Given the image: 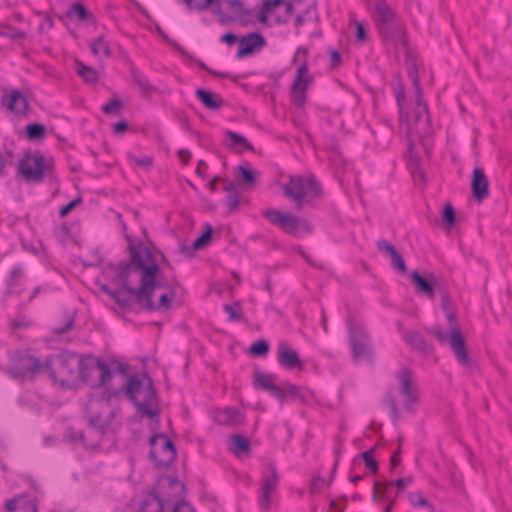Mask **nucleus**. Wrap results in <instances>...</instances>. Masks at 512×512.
Returning a JSON list of instances; mask_svg holds the SVG:
<instances>
[{"label":"nucleus","instance_id":"nucleus-1","mask_svg":"<svg viewBox=\"0 0 512 512\" xmlns=\"http://www.w3.org/2000/svg\"><path fill=\"white\" fill-rule=\"evenodd\" d=\"M129 261L109 264L112 280L120 291L135 298V302L146 311L155 308L153 295L156 288H167L166 282L159 280L160 266L151 250L142 241L129 238Z\"/></svg>","mask_w":512,"mask_h":512},{"label":"nucleus","instance_id":"nucleus-2","mask_svg":"<svg viewBox=\"0 0 512 512\" xmlns=\"http://www.w3.org/2000/svg\"><path fill=\"white\" fill-rule=\"evenodd\" d=\"M45 372L53 382L63 387L78 383L102 387L114 376L109 366L101 359L92 355H78L71 351L50 355L45 360Z\"/></svg>","mask_w":512,"mask_h":512},{"label":"nucleus","instance_id":"nucleus-3","mask_svg":"<svg viewBox=\"0 0 512 512\" xmlns=\"http://www.w3.org/2000/svg\"><path fill=\"white\" fill-rule=\"evenodd\" d=\"M122 391L125 392L128 399L135 405L138 412L149 417L159 414V408H153L157 405V393L150 376L144 375L142 378L132 375L126 385L121 389L110 390L105 389L103 398L107 401L113 397H117Z\"/></svg>","mask_w":512,"mask_h":512},{"label":"nucleus","instance_id":"nucleus-4","mask_svg":"<svg viewBox=\"0 0 512 512\" xmlns=\"http://www.w3.org/2000/svg\"><path fill=\"white\" fill-rule=\"evenodd\" d=\"M307 48H298L291 64L295 67L293 82L290 85V96L292 103L297 107H303L307 101V91L314 83V75L308 67Z\"/></svg>","mask_w":512,"mask_h":512},{"label":"nucleus","instance_id":"nucleus-5","mask_svg":"<svg viewBox=\"0 0 512 512\" xmlns=\"http://www.w3.org/2000/svg\"><path fill=\"white\" fill-rule=\"evenodd\" d=\"M322 195V185L314 174L290 176V200L294 202L296 210L312 206Z\"/></svg>","mask_w":512,"mask_h":512},{"label":"nucleus","instance_id":"nucleus-6","mask_svg":"<svg viewBox=\"0 0 512 512\" xmlns=\"http://www.w3.org/2000/svg\"><path fill=\"white\" fill-rule=\"evenodd\" d=\"M18 172L25 181L34 183L42 182L45 176L55 177L53 161L47 160L39 152H26L18 162Z\"/></svg>","mask_w":512,"mask_h":512},{"label":"nucleus","instance_id":"nucleus-7","mask_svg":"<svg viewBox=\"0 0 512 512\" xmlns=\"http://www.w3.org/2000/svg\"><path fill=\"white\" fill-rule=\"evenodd\" d=\"M41 372H45V362L26 352L17 351L11 358L7 369L8 375L19 381L33 380Z\"/></svg>","mask_w":512,"mask_h":512},{"label":"nucleus","instance_id":"nucleus-8","mask_svg":"<svg viewBox=\"0 0 512 512\" xmlns=\"http://www.w3.org/2000/svg\"><path fill=\"white\" fill-rule=\"evenodd\" d=\"M348 338L354 362L373 361L374 350L371 338L363 326L350 325Z\"/></svg>","mask_w":512,"mask_h":512},{"label":"nucleus","instance_id":"nucleus-9","mask_svg":"<svg viewBox=\"0 0 512 512\" xmlns=\"http://www.w3.org/2000/svg\"><path fill=\"white\" fill-rule=\"evenodd\" d=\"M149 456L158 468L167 467L177 456L172 440L163 433H157L150 438Z\"/></svg>","mask_w":512,"mask_h":512},{"label":"nucleus","instance_id":"nucleus-10","mask_svg":"<svg viewBox=\"0 0 512 512\" xmlns=\"http://www.w3.org/2000/svg\"><path fill=\"white\" fill-rule=\"evenodd\" d=\"M280 476L276 466L272 463H267L261 476V487L258 498V504L261 510H268L274 496L277 493Z\"/></svg>","mask_w":512,"mask_h":512},{"label":"nucleus","instance_id":"nucleus-11","mask_svg":"<svg viewBox=\"0 0 512 512\" xmlns=\"http://www.w3.org/2000/svg\"><path fill=\"white\" fill-rule=\"evenodd\" d=\"M400 383V393L406 398L404 407L408 412H414L413 405L419 401V390L413 381V373L408 368H402L397 375Z\"/></svg>","mask_w":512,"mask_h":512},{"label":"nucleus","instance_id":"nucleus-12","mask_svg":"<svg viewBox=\"0 0 512 512\" xmlns=\"http://www.w3.org/2000/svg\"><path fill=\"white\" fill-rule=\"evenodd\" d=\"M276 380L277 376L275 374L263 373L259 369H255L253 372L254 388L268 392L282 402L286 396V391L282 386L276 384Z\"/></svg>","mask_w":512,"mask_h":512},{"label":"nucleus","instance_id":"nucleus-13","mask_svg":"<svg viewBox=\"0 0 512 512\" xmlns=\"http://www.w3.org/2000/svg\"><path fill=\"white\" fill-rule=\"evenodd\" d=\"M377 30L384 41L393 43L395 46L400 45L404 49L408 48L407 31L399 17Z\"/></svg>","mask_w":512,"mask_h":512},{"label":"nucleus","instance_id":"nucleus-14","mask_svg":"<svg viewBox=\"0 0 512 512\" xmlns=\"http://www.w3.org/2000/svg\"><path fill=\"white\" fill-rule=\"evenodd\" d=\"M1 105L17 116H24L29 109V102L22 91L11 90L1 97Z\"/></svg>","mask_w":512,"mask_h":512},{"label":"nucleus","instance_id":"nucleus-15","mask_svg":"<svg viewBox=\"0 0 512 512\" xmlns=\"http://www.w3.org/2000/svg\"><path fill=\"white\" fill-rule=\"evenodd\" d=\"M449 343L458 362L463 366H470L471 361L466 348V342L459 325L450 326Z\"/></svg>","mask_w":512,"mask_h":512},{"label":"nucleus","instance_id":"nucleus-16","mask_svg":"<svg viewBox=\"0 0 512 512\" xmlns=\"http://www.w3.org/2000/svg\"><path fill=\"white\" fill-rule=\"evenodd\" d=\"M290 15H295V26L302 25L305 21L316 17L315 3L313 0H290Z\"/></svg>","mask_w":512,"mask_h":512},{"label":"nucleus","instance_id":"nucleus-17","mask_svg":"<svg viewBox=\"0 0 512 512\" xmlns=\"http://www.w3.org/2000/svg\"><path fill=\"white\" fill-rule=\"evenodd\" d=\"M410 277L416 287L417 293L431 299L434 298L435 290H439L442 287L440 280L434 274H430L425 278L417 271H413Z\"/></svg>","mask_w":512,"mask_h":512},{"label":"nucleus","instance_id":"nucleus-18","mask_svg":"<svg viewBox=\"0 0 512 512\" xmlns=\"http://www.w3.org/2000/svg\"><path fill=\"white\" fill-rule=\"evenodd\" d=\"M239 48L236 57L241 59L253 54L257 49L265 46V38L258 32H252L239 38Z\"/></svg>","mask_w":512,"mask_h":512},{"label":"nucleus","instance_id":"nucleus-19","mask_svg":"<svg viewBox=\"0 0 512 512\" xmlns=\"http://www.w3.org/2000/svg\"><path fill=\"white\" fill-rule=\"evenodd\" d=\"M413 482V477L408 476L405 478H399L396 481H388L385 483H380L378 481L374 482L373 486V500L374 501H380L381 499L386 498L387 491L389 488H391L393 485L396 486V498L398 495L411 483Z\"/></svg>","mask_w":512,"mask_h":512},{"label":"nucleus","instance_id":"nucleus-20","mask_svg":"<svg viewBox=\"0 0 512 512\" xmlns=\"http://www.w3.org/2000/svg\"><path fill=\"white\" fill-rule=\"evenodd\" d=\"M471 189L474 198L481 202L489 195V183L483 169L476 167L472 173Z\"/></svg>","mask_w":512,"mask_h":512},{"label":"nucleus","instance_id":"nucleus-21","mask_svg":"<svg viewBox=\"0 0 512 512\" xmlns=\"http://www.w3.org/2000/svg\"><path fill=\"white\" fill-rule=\"evenodd\" d=\"M223 145L237 154H243L245 151H253V145L243 136L231 130L225 131Z\"/></svg>","mask_w":512,"mask_h":512},{"label":"nucleus","instance_id":"nucleus-22","mask_svg":"<svg viewBox=\"0 0 512 512\" xmlns=\"http://www.w3.org/2000/svg\"><path fill=\"white\" fill-rule=\"evenodd\" d=\"M4 508L6 512H38L37 501L27 499L24 495L6 500Z\"/></svg>","mask_w":512,"mask_h":512},{"label":"nucleus","instance_id":"nucleus-23","mask_svg":"<svg viewBox=\"0 0 512 512\" xmlns=\"http://www.w3.org/2000/svg\"><path fill=\"white\" fill-rule=\"evenodd\" d=\"M215 420L221 425L238 426L244 423L243 413L235 407H226L216 412Z\"/></svg>","mask_w":512,"mask_h":512},{"label":"nucleus","instance_id":"nucleus-24","mask_svg":"<svg viewBox=\"0 0 512 512\" xmlns=\"http://www.w3.org/2000/svg\"><path fill=\"white\" fill-rule=\"evenodd\" d=\"M195 95L207 109L218 110L225 105V100L219 94L208 89L198 88Z\"/></svg>","mask_w":512,"mask_h":512},{"label":"nucleus","instance_id":"nucleus-25","mask_svg":"<svg viewBox=\"0 0 512 512\" xmlns=\"http://www.w3.org/2000/svg\"><path fill=\"white\" fill-rule=\"evenodd\" d=\"M312 232V225L306 219L290 214V234L296 237H303Z\"/></svg>","mask_w":512,"mask_h":512},{"label":"nucleus","instance_id":"nucleus-26","mask_svg":"<svg viewBox=\"0 0 512 512\" xmlns=\"http://www.w3.org/2000/svg\"><path fill=\"white\" fill-rule=\"evenodd\" d=\"M224 191L227 193L224 199L225 205L227 206L228 213H233L239 207V192L238 184L235 182H229L224 186Z\"/></svg>","mask_w":512,"mask_h":512},{"label":"nucleus","instance_id":"nucleus-27","mask_svg":"<svg viewBox=\"0 0 512 512\" xmlns=\"http://www.w3.org/2000/svg\"><path fill=\"white\" fill-rule=\"evenodd\" d=\"M371 12L376 22L377 29L398 18L397 14L388 6V4H385Z\"/></svg>","mask_w":512,"mask_h":512},{"label":"nucleus","instance_id":"nucleus-28","mask_svg":"<svg viewBox=\"0 0 512 512\" xmlns=\"http://www.w3.org/2000/svg\"><path fill=\"white\" fill-rule=\"evenodd\" d=\"M75 72L87 84H95L99 79V74L93 67L84 64L78 59L75 61Z\"/></svg>","mask_w":512,"mask_h":512},{"label":"nucleus","instance_id":"nucleus-29","mask_svg":"<svg viewBox=\"0 0 512 512\" xmlns=\"http://www.w3.org/2000/svg\"><path fill=\"white\" fill-rule=\"evenodd\" d=\"M263 217L273 225L278 226L283 231L288 232V214L280 212L276 209H268L263 211Z\"/></svg>","mask_w":512,"mask_h":512},{"label":"nucleus","instance_id":"nucleus-30","mask_svg":"<svg viewBox=\"0 0 512 512\" xmlns=\"http://www.w3.org/2000/svg\"><path fill=\"white\" fill-rule=\"evenodd\" d=\"M416 100H415V111L414 117L416 122L423 121L425 124L430 122L428 105L423 99V90L421 92H415Z\"/></svg>","mask_w":512,"mask_h":512},{"label":"nucleus","instance_id":"nucleus-31","mask_svg":"<svg viewBox=\"0 0 512 512\" xmlns=\"http://www.w3.org/2000/svg\"><path fill=\"white\" fill-rule=\"evenodd\" d=\"M205 229L202 232V234L196 238L190 248L183 247V251L191 252L203 249L208 246V244L211 242L212 235H213V227L210 224H205Z\"/></svg>","mask_w":512,"mask_h":512},{"label":"nucleus","instance_id":"nucleus-32","mask_svg":"<svg viewBox=\"0 0 512 512\" xmlns=\"http://www.w3.org/2000/svg\"><path fill=\"white\" fill-rule=\"evenodd\" d=\"M101 290L110 296L121 308L127 310H133V301L131 299L132 296L129 297L123 296L119 291L112 290L109 288L107 284L101 286Z\"/></svg>","mask_w":512,"mask_h":512},{"label":"nucleus","instance_id":"nucleus-33","mask_svg":"<svg viewBox=\"0 0 512 512\" xmlns=\"http://www.w3.org/2000/svg\"><path fill=\"white\" fill-rule=\"evenodd\" d=\"M237 172L241 179V183L246 186L254 187L257 183L258 172L250 168L248 162L237 166Z\"/></svg>","mask_w":512,"mask_h":512},{"label":"nucleus","instance_id":"nucleus-34","mask_svg":"<svg viewBox=\"0 0 512 512\" xmlns=\"http://www.w3.org/2000/svg\"><path fill=\"white\" fill-rule=\"evenodd\" d=\"M131 76L133 83L140 89L143 95H150L156 91V88L152 86L148 79L136 68H132Z\"/></svg>","mask_w":512,"mask_h":512},{"label":"nucleus","instance_id":"nucleus-35","mask_svg":"<svg viewBox=\"0 0 512 512\" xmlns=\"http://www.w3.org/2000/svg\"><path fill=\"white\" fill-rule=\"evenodd\" d=\"M313 400L311 391L290 384V402L307 404Z\"/></svg>","mask_w":512,"mask_h":512},{"label":"nucleus","instance_id":"nucleus-36","mask_svg":"<svg viewBox=\"0 0 512 512\" xmlns=\"http://www.w3.org/2000/svg\"><path fill=\"white\" fill-rule=\"evenodd\" d=\"M232 442V452L235 455H241L243 453H248L250 451V441L247 437L234 434L231 436Z\"/></svg>","mask_w":512,"mask_h":512},{"label":"nucleus","instance_id":"nucleus-37","mask_svg":"<svg viewBox=\"0 0 512 512\" xmlns=\"http://www.w3.org/2000/svg\"><path fill=\"white\" fill-rule=\"evenodd\" d=\"M87 414L90 425L100 432H105L110 426V419L103 418L100 413L91 411V406L87 407Z\"/></svg>","mask_w":512,"mask_h":512},{"label":"nucleus","instance_id":"nucleus-38","mask_svg":"<svg viewBox=\"0 0 512 512\" xmlns=\"http://www.w3.org/2000/svg\"><path fill=\"white\" fill-rule=\"evenodd\" d=\"M404 339L409 345L421 352L428 350V344L424 336L419 332H408L405 334Z\"/></svg>","mask_w":512,"mask_h":512},{"label":"nucleus","instance_id":"nucleus-39","mask_svg":"<svg viewBox=\"0 0 512 512\" xmlns=\"http://www.w3.org/2000/svg\"><path fill=\"white\" fill-rule=\"evenodd\" d=\"M91 52L94 56H100V55H103L105 57L111 56V49H110L108 43L105 41L103 35L97 37L91 43Z\"/></svg>","mask_w":512,"mask_h":512},{"label":"nucleus","instance_id":"nucleus-40","mask_svg":"<svg viewBox=\"0 0 512 512\" xmlns=\"http://www.w3.org/2000/svg\"><path fill=\"white\" fill-rule=\"evenodd\" d=\"M45 134L46 128L41 123H31L26 126V138L30 141L41 140Z\"/></svg>","mask_w":512,"mask_h":512},{"label":"nucleus","instance_id":"nucleus-41","mask_svg":"<svg viewBox=\"0 0 512 512\" xmlns=\"http://www.w3.org/2000/svg\"><path fill=\"white\" fill-rule=\"evenodd\" d=\"M223 309L228 314V320L230 322H240L244 319L240 302H234L232 305L224 304Z\"/></svg>","mask_w":512,"mask_h":512},{"label":"nucleus","instance_id":"nucleus-42","mask_svg":"<svg viewBox=\"0 0 512 512\" xmlns=\"http://www.w3.org/2000/svg\"><path fill=\"white\" fill-rule=\"evenodd\" d=\"M376 451V447H372L366 451L361 452L358 457L362 458L366 468L371 473H377L378 472V462L374 459V454Z\"/></svg>","mask_w":512,"mask_h":512},{"label":"nucleus","instance_id":"nucleus-43","mask_svg":"<svg viewBox=\"0 0 512 512\" xmlns=\"http://www.w3.org/2000/svg\"><path fill=\"white\" fill-rule=\"evenodd\" d=\"M407 70H408V77L412 81L413 87L415 89V92H421L422 87L420 84V79L417 71V62L416 60H409L407 61Z\"/></svg>","mask_w":512,"mask_h":512},{"label":"nucleus","instance_id":"nucleus-44","mask_svg":"<svg viewBox=\"0 0 512 512\" xmlns=\"http://www.w3.org/2000/svg\"><path fill=\"white\" fill-rule=\"evenodd\" d=\"M67 15H75L79 20H89L92 18V14L86 9L81 2H75L71 5Z\"/></svg>","mask_w":512,"mask_h":512},{"label":"nucleus","instance_id":"nucleus-45","mask_svg":"<svg viewBox=\"0 0 512 512\" xmlns=\"http://www.w3.org/2000/svg\"><path fill=\"white\" fill-rule=\"evenodd\" d=\"M382 403H383V405L389 407L390 412H391L392 421H393L394 425H396L398 423L399 413H398L396 399L393 396V394L390 392H387L382 399Z\"/></svg>","mask_w":512,"mask_h":512},{"label":"nucleus","instance_id":"nucleus-46","mask_svg":"<svg viewBox=\"0 0 512 512\" xmlns=\"http://www.w3.org/2000/svg\"><path fill=\"white\" fill-rule=\"evenodd\" d=\"M123 106V102L118 97H114L105 103L101 109L107 115H119Z\"/></svg>","mask_w":512,"mask_h":512},{"label":"nucleus","instance_id":"nucleus-47","mask_svg":"<svg viewBox=\"0 0 512 512\" xmlns=\"http://www.w3.org/2000/svg\"><path fill=\"white\" fill-rule=\"evenodd\" d=\"M269 352V343L260 339L255 341L249 348V353L255 357L266 356Z\"/></svg>","mask_w":512,"mask_h":512},{"label":"nucleus","instance_id":"nucleus-48","mask_svg":"<svg viewBox=\"0 0 512 512\" xmlns=\"http://www.w3.org/2000/svg\"><path fill=\"white\" fill-rule=\"evenodd\" d=\"M442 220L446 226V228L450 229L455 225L456 222V214L455 209L452 204L448 203L444 206L442 211Z\"/></svg>","mask_w":512,"mask_h":512},{"label":"nucleus","instance_id":"nucleus-49","mask_svg":"<svg viewBox=\"0 0 512 512\" xmlns=\"http://www.w3.org/2000/svg\"><path fill=\"white\" fill-rule=\"evenodd\" d=\"M408 500L410 504L414 507H429L431 508V504L425 499L422 492H411L408 494Z\"/></svg>","mask_w":512,"mask_h":512},{"label":"nucleus","instance_id":"nucleus-50","mask_svg":"<svg viewBox=\"0 0 512 512\" xmlns=\"http://www.w3.org/2000/svg\"><path fill=\"white\" fill-rule=\"evenodd\" d=\"M24 278V271L21 266L17 265L12 268L9 274V287L12 289L13 286L21 284Z\"/></svg>","mask_w":512,"mask_h":512},{"label":"nucleus","instance_id":"nucleus-51","mask_svg":"<svg viewBox=\"0 0 512 512\" xmlns=\"http://www.w3.org/2000/svg\"><path fill=\"white\" fill-rule=\"evenodd\" d=\"M389 258H390L391 265L395 270L399 271L402 274H405L407 272L404 258L399 253L398 250L394 254H392Z\"/></svg>","mask_w":512,"mask_h":512},{"label":"nucleus","instance_id":"nucleus-52","mask_svg":"<svg viewBox=\"0 0 512 512\" xmlns=\"http://www.w3.org/2000/svg\"><path fill=\"white\" fill-rule=\"evenodd\" d=\"M215 0H184L188 9L203 11L207 9Z\"/></svg>","mask_w":512,"mask_h":512},{"label":"nucleus","instance_id":"nucleus-53","mask_svg":"<svg viewBox=\"0 0 512 512\" xmlns=\"http://www.w3.org/2000/svg\"><path fill=\"white\" fill-rule=\"evenodd\" d=\"M304 365L305 361L299 357L297 351L290 349V370L302 371Z\"/></svg>","mask_w":512,"mask_h":512},{"label":"nucleus","instance_id":"nucleus-54","mask_svg":"<svg viewBox=\"0 0 512 512\" xmlns=\"http://www.w3.org/2000/svg\"><path fill=\"white\" fill-rule=\"evenodd\" d=\"M278 361L284 367L288 368V343L281 342L278 345Z\"/></svg>","mask_w":512,"mask_h":512},{"label":"nucleus","instance_id":"nucleus-55","mask_svg":"<svg viewBox=\"0 0 512 512\" xmlns=\"http://www.w3.org/2000/svg\"><path fill=\"white\" fill-rule=\"evenodd\" d=\"M377 248L387 257H390L397 251L394 245L383 239L377 242Z\"/></svg>","mask_w":512,"mask_h":512},{"label":"nucleus","instance_id":"nucleus-56","mask_svg":"<svg viewBox=\"0 0 512 512\" xmlns=\"http://www.w3.org/2000/svg\"><path fill=\"white\" fill-rule=\"evenodd\" d=\"M82 202V198L79 196L73 200H71L70 202H68L67 204H65L64 206H62L60 208V211H59V215L60 217H65L67 216L77 205H79L80 203Z\"/></svg>","mask_w":512,"mask_h":512},{"label":"nucleus","instance_id":"nucleus-57","mask_svg":"<svg viewBox=\"0 0 512 512\" xmlns=\"http://www.w3.org/2000/svg\"><path fill=\"white\" fill-rule=\"evenodd\" d=\"M154 306H155V308L152 309V311H158V310L167 311V310H169L171 307L169 296L167 294H162L159 298L158 303L154 302Z\"/></svg>","mask_w":512,"mask_h":512},{"label":"nucleus","instance_id":"nucleus-58","mask_svg":"<svg viewBox=\"0 0 512 512\" xmlns=\"http://www.w3.org/2000/svg\"><path fill=\"white\" fill-rule=\"evenodd\" d=\"M438 291L441 293L442 310L444 312L448 311V310H453L451 298H450L449 294L447 293V291L444 289V287L442 286Z\"/></svg>","mask_w":512,"mask_h":512},{"label":"nucleus","instance_id":"nucleus-59","mask_svg":"<svg viewBox=\"0 0 512 512\" xmlns=\"http://www.w3.org/2000/svg\"><path fill=\"white\" fill-rule=\"evenodd\" d=\"M129 159L136 163L139 166L143 167H151L153 164V158L151 156H144V157H135L132 155H129Z\"/></svg>","mask_w":512,"mask_h":512},{"label":"nucleus","instance_id":"nucleus-60","mask_svg":"<svg viewBox=\"0 0 512 512\" xmlns=\"http://www.w3.org/2000/svg\"><path fill=\"white\" fill-rule=\"evenodd\" d=\"M355 25H356V33H355L356 39L361 43L365 42L368 37H367V32H366L364 25L358 21H356Z\"/></svg>","mask_w":512,"mask_h":512},{"label":"nucleus","instance_id":"nucleus-61","mask_svg":"<svg viewBox=\"0 0 512 512\" xmlns=\"http://www.w3.org/2000/svg\"><path fill=\"white\" fill-rule=\"evenodd\" d=\"M429 333H432L440 343H446L449 338L447 334L438 327L427 329Z\"/></svg>","mask_w":512,"mask_h":512},{"label":"nucleus","instance_id":"nucleus-62","mask_svg":"<svg viewBox=\"0 0 512 512\" xmlns=\"http://www.w3.org/2000/svg\"><path fill=\"white\" fill-rule=\"evenodd\" d=\"M269 12H271V10L269 9V4L263 1L257 16L258 21L261 23H266Z\"/></svg>","mask_w":512,"mask_h":512},{"label":"nucleus","instance_id":"nucleus-63","mask_svg":"<svg viewBox=\"0 0 512 512\" xmlns=\"http://www.w3.org/2000/svg\"><path fill=\"white\" fill-rule=\"evenodd\" d=\"M269 12H271V10L269 9V4L263 1L257 16L258 21L261 23H266Z\"/></svg>","mask_w":512,"mask_h":512},{"label":"nucleus","instance_id":"nucleus-64","mask_svg":"<svg viewBox=\"0 0 512 512\" xmlns=\"http://www.w3.org/2000/svg\"><path fill=\"white\" fill-rule=\"evenodd\" d=\"M172 512H196L188 503L179 501L174 505Z\"/></svg>","mask_w":512,"mask_h":512}]
</instances>
